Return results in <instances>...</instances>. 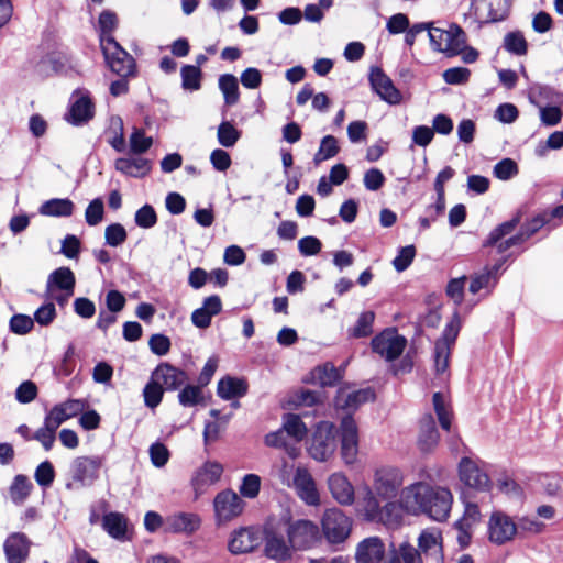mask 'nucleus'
Returning <instances> with one entry per match:
<instances>
[{
	"mask_svg": "<svg viewBox=\"0 0 563 563\" xmlns=\"http://www.w3.org/2000/svg\"><path fill=\"white\" fill-rule=\"evenodd\" d=\"M386 553L385 544L378 537H369L356 547L355 560L357 563H383Z\"/></svg>",
	"mask_w": 563,
	"mask_h": 563,
	"instance_id": "nucleus-23",
	"label": "nucleus"
},
{
	"mask_svg": "<svg viewBox=\"0 0 563 563\" xmlns=\"http://www.w3.org/2000/svg\"><path fill=\"white\" fill-rule=\"evenodd\" d=\"M328 488L333 499L341 506H351L355 500L354 486L342 472L329 476Z\"/></svg>",
	"mask_w": 563,
	"mask_h": 563,
	"instance_id": "nucleus-22",
	"label": "nucleus"
},
{
	"mask_svg": "<svg viewBox=\"0 0 563 563\" xmlns=\"http://www.w3.org/2000/svg\"><path fill=\"white\" fill-rule=\"evenodd\" d=\"M518 534L517 521L500 509H494L486 523L487 540L494 545H505Z\"/></svg>",
	"mask_w": 563,
	"mask_h": 563,
	"instance_id": "nucleus-6",
	"label": "nucleus"
},
{
	"mask_svg": "<svg viewBox=\"0 0 563 563\" xmlns=\"http://www.w3.org/2000/svg\"><path fill=\"white\" fill-rule=\"evenodd\" d=\"M86 408V401L80 399H68L55 405L45 416L57 429L68 419L76 417Z\"/></svg>",
	"mask_w": 563,
	"mask_h": 563,
	"instance_id": "nucleus-26",
	"label": "nucleus"
},
{
	"mask_svg": "<svg viewBox=\"0 0 563 563\" xmlns=\"http://www.w3.org/2000/svg\"><path fill=\"white\" fill-rule=\"evenodd\" d=\"M369 82L373 90L384 101L389 104L400 103V91L394 86L393 80L380 68H372L369 74Z\"/></svg>",
	"mask_w": 563,
	"mask_h": 563,
	"instance_id": "nucleus-21",
	"label": "nucleus"
},
{
	"mask_svg": "<svg viewBox=\"0 0 563 563\" xmlns=\"http://www.w3.org/2000/svg\"><path fill=\"white\" fill-rule=\"evenodd\" d=\"M433 408L442 429L449 431L451 428V409L441 393H435L432 397Z\"/></svg>",
	"mask_w": 563,
	"mask_h": 563,
	"instance_id": "nucleus-47",
	"label": "nucleus"
},
{
	"mask_svg": "<svg viewBox=\"0 0 563 563\" xmlns=\"http://www.w3.org/2000/svg\"><path fill=\"white\" fill-rule=\"evenodd\" d=\"M153 378L159 383L165 390H176L188 379L187 374L168 363L159 364L153 372Z\"/></svg>",
	"mask_w": 563,
	"mask_h": 563,
	"instance_id": "nucleus-25",
	"label": "nucleus"
},
{
	"mask_svg": "<svg viewBox=\"0 0 563 563\" xmlns=\"http://www.w3.org/2000/svg\"><path fill=\"white\" fill-rule=\"evenodd\" d=\"M102 53L109 68L120 77L135 74L134 58L114 40L113 36L102 38Z\"/></svg>",
	"mask_w": 563,
	"mask_h": 563,
	"instance_id": "nucleus-7",
	"label": "nucleus"
},
{
	"mask_svg": "<svg viewBox=\"0 0 563 563\" xmlns=\"http://www.w3.org/2000/svg\"><path fill=\"white\" fill-rule=\"evenodd\" d=\"M262 543V534L255 528H240L231 533L228 549L232 554H242L255 550Z\"/></svg>",
	"mask_w": 563,
	"mask_h": 563,
	"instance_id": "nucleus-20",
	"label": "nucleus"
},
{
	"mask_svg": "<svg viewBox=\"0 0 563 563\" xmlns=\"http://www.w3.org/2000/svg\"><path fill=\"white\" fill-rule=\"evenodd\" d=\"M32 488L33 485L25 475H16L9 489L11 500L16 505L23 504Z\"/></svg>",
	"mask_w": 563,
	"mask_h": 563,
	"instance_id": "nucleus-43",
	"label": "nucleus"
},
{
	"mask_svg": "<svg viewBox=\"0 0 563 563\" xmlns=\"http://www.w3.org/2000/svg\"><path fill=\"white\" fill-rule=\"evenodd\" d=\"M118 172L130 177H144L151 170V162L143 157L118 158L114 162Z\"/></svg>",
	"mask_w": 563,
	"mask_h": 563,
	"instance_id": "nucleus-33",
	"label": "nucleus"
},
{
	"mask_svg": "<svg viewBox=\"0 0 563 563\" xmlns=\"http://www.w3.org/2000/svg\"><path fill=\"white\" fill-rule=\"evenodd\" d=\"M288 541L295 550H306L320 538L318 526L306 519L291 522L287 529Z\"/></svg>",
	"mask_w": 563,
	"mask_h": 563,
	"instance_id": "nucleus-12",
	"label": "nucleus"
},
{
	"mask_svg": "<svg viewBox=\"0 0 563 563\" xmlns=\"http://www.w3.org/2000/svg\"><path fill=\"white\" fill-rule=\"evenodd\" d=\"M440 536L432 531H422L418 539L419 549L426 554L432 551L434 554L440 553Z\"/></svg>",
	"mask_w": 563,
	"mask_h": 563,
	"instance_id": "nucleus-64",
	"label": "nucleus"
},
{
	"mask_svg": "<svg viewBox=\"0 0 563 563\" xmlns=\"http://www.w3.org/2000/svg\"><path fill=\"white\" fill-rule=\"evenodd\" d=\"M313 379L321 386H332L340 379V374L334 365L324 364L312 372Z\"/></svg>",
	"mask_w": 563,
	"mask_h": 563,
	"instance_id": "nucleus-50",
	"label": "nucleus"
},
{
	"mask_svg": "<svg viewBox=\"0 0 563 563\" xmlns=\"http://www.w3.org/2000/svg\"><path fill=\"white\" fill-rule=\"evenodd\" d=\"M75 285V274L69 267L63 266L48 275L46 292H52V290H68V295H74Z\"/></svg>",
	"mask_w": 563,
	"mask_h": 563,
	"instance_id": "nucleus-29",
	"label": "nucleus"
},
{
	"mask_svg": "<svg viewBox=\"0 0 563 563\" xmlns=\"http://www.w3.org/2000/svg\"><path fill=\"white\" fill-rule=\"evenodd\" d=\"M104 214V206L103 201L100 198L93 199L85 211V219L88 225L95 227L98 225Z\"/></svg>",
	"mask_w": 563,
	"mask_h": 563,
	"instance_id": "nucleus-62",
	"label": "nucleus"
},
{
	"mask_svg": "<svg viewBox=\"0 0 563 563\" xmlns=\"http://www.w3.org/2000/svg\"><path fill=\"white\" fill-rule=\"evenodd\" d=\"M422 563L419 551L410 543L402 542L399 548L390 544L383 563Z\"/></svg>",
	"mask_w": 563,
	"mask_h": 563,
	"instance_id": "nucleus-32",
	"label": "nucleus"
},
{
	"mask_svg": "<svg viewBox=\"0 0 563 563\" xmlns=\"http://www.w3.org/2000/svg\"><path fill=\"white\" fill-rule=\"evenodd\" d=\"M135 224L142 229H151L157 223V214L151 205H144L134 214Z\"/></svg>",
	"mask_w": 563,
	"mask_h": 563,
	"instance_id": "nucleus-57",
	"label": "nucleus"
},
{
	"mask_svg": "<svg viewBox=\"0 0 563 563\" xmlns=\"http://www.w3.org/2000/svg\"><path fill=\"white\" fill-rule=\"evenodd\" d=\"M56 430L57 428L45 418L43 427L35 431L32 439L38 441L45 451H49L56 439Z\"/></svg>",
	"mask_w": 563,
	"mask_h": 563,
	"instance_id": "nucleus-53",
	"label": "nucleus"
},
{
	"mask_svg": "<svg viewBox=\"0 0 563 563\" xmlns=\"http://www.w3.org/2000/svg\"><path fill=\"white\" fill-rule=\"evenodd\" d=\"M34 478L42 487H49L55 479V471L51 462L44 461L35 470Z\"/></svg>",
	"mask_w": 563,
	"mask_h": 563,
	"instance_id": "nucleus-63",
	"label": "nucleus"
},
{
	"mask_svg": "<svg viewBox=\"0 0 563 563\" xmlns=\"http://www.w3.org/2000/svg\"><path fill=\"white\" fill-rule=\"evenodd\" d=\"M501 265L503 262L497 263L490 267H485L483 272L474 275L470 284V291L475 295L481 290H486L489 294L498 282Z\"/></svg>",
	"mask_w": 563,
	"mask_h": 563,
	"instance_id": "nucleus-30",
	"label": "nucleus"
},
{
	"mask_svg": "<svg viewBox=\"0 0 563 563\" xmlns=\"http://www.w3.org/2000/svg\"><path fill=\"white\" fill-rule=\"evenodd\" d=\"M218 86L223 95L225 106H234L240 100L238 78L232 74H223L218 79Z\"/></svg>",
	"mask_w": 563,
	"mask_h": 563,
	"instance_id": "nucleus-40",
	"label": "nucleus"
},
{
	"mask_svg": "<svg viewBox=\"0 0 563 563\" xmlns=\"http://www.w3.org/2000/svg\"><path fill=\"white\" fill-rule=\"evenodd\" d=\"M374 397V391L371 388L358 389L349 394L344 390H340L336 398V406L347 410L356 409L362 404L373 400Z\"/></svg>",
	"mask_w": 563,
	"mask_h": 563,
	"instance_id": "nucleus-38",
	"label": "nucleus"
},
{
	"mask_svg": "<svg viewBox=\"0 0 563 563\" xmlns=\"http://www.w3.org/2000/svg\"><path fill=\"white\" fill-rule=\"evenodd\" d=\"M336 450L335 426L329 421L318 423L308 448L309 455L318 461H328Z\"/></svg>",
	"mask_w": 563,
	"mask_h": 563,
	"instance_id": "nucleus-8",
	"label": "nucleus"
},
{
	"mask_svg": "<svg viewBox=\"0 0 563 563\" xmlns=\"http://www.w3.org/2000/svg\"><path fill=\"white\" fill-rule=\"evenodd\" d=\"M30 551V541L24 533L10 534L4 542V552L9 563H23Z\"/></svg>",
	"mask_w": 563,
	"mask_h": 563,
	"instance_id": "nucleus-28",
	"label": "nucleus"
},
{
	"mask_svg": "<svg viewBox=\"0 0 563 563\" xmlns=\"http://www.w3.org/2000/svg\"><path fill=\"white\" fill-rule=\"evenodd\" d=\"M439 432L431 415L421 420L418 445L422 452H431L439 443Z\"/></svg>",
	"mask_w": 563,
	"mask_h": 563,
	"instance_id": "nucleus-35",
	"label": "nucleus"
},
{
	"mask_svg": "<svg viewBox=\"0 0 563 563\" xmlns=\"http://www.w3.org/2000/svg\"><path fill=\"white\" fill-rule=\"evenodd\" d=\"M95 115V104L87 90L78 89L73 92L69 110L65 114L67 122L81 125L90 121Z\"/></svg>",
	"mask_w": 563,
	"mask_h": 563,
	"instance_id": "nucleus-13",
	"label": "nucleus"
},
{
	"mask_svg": "<svg viewBox=\"0 0 563 563\" xmlns=\"http://www.w3.org/2000/svg\"><path fill=\"white\" fill-rule=\"evenodd\" d=\"M518 222V219H512L498 225L490 232L485 245L497 246L499 251V244L506 241L503 238L510 234L516 229Z\"/></svg>",
	"mask_w": 563,
	"mask_h": 563,
	"instance_id": "nucleus-54",
	"label": "nucleus"
},
{
	"mask_svg": "<svg viewBox=\"0 0 563 563\" xmlns=\"http://www.w3.org/2000/svg\"><path fill=\"white\" fill-rule=\"evenodd\" d=\"M430 485L423 482H416L400 490L399 499L405 512L413 516L423 514Z\"/></svg>",
	"mask_w": 563,
	"mask_h": 563,
	"instance_id": "nucleus-16",
	"label": "nucleus"
},
{
	"mask_svg": "<svg viewBox=\"0 0 563 563\" xmlns=\"http://www.w3.org/2000/svg\"><path fill=\"white\" fill-rule=\"evenodd\" d=\"M214 514L219 523L228 522L243 511V500L230 489L220 492L213 500Z\"/></svg>",
	"mask_w": 563,
	"mask_h": 563,
	"instance_id": "nucleus-18",
	"label": "nucleus"
},
{
	"mask_svg": "<svg viewBox=\"0 0 563 563\" xmlns=\"http://www.w3.org/2000/svg\"><path fill=\"white\" fill-rule=\"evenodd\" d=\"M241 136L240 131L228 121L219 124L217 131V139L220 145L224 147H233Z\"/></svg>",
	"mask_w": 563,
	"mask_h": 563,
	"instance_id": "nucleus-48",
	"label": "nucleus"
},
{
	"mask_svg": "<svg viewBox=\"0 0 563 563\" xmlns=\"http://www.w3.org/2000/svg\"><path fill=\"white\" fill-rule=\"evenodd\" d=\"M223 473V467L220 463L214 461H208L203 463L192 475L191 486L195 492V498L197 499L207 489L214 485Z\"/></svg>",
	"mask_w": 563,
	"mask_h": 563,
	"instance_id": "nucleus-19",
	"label": "nucleus"
},
{
	"mask_svg": "<svg viewBox=\"0 0 563 563\" xmlns=\"http://www.w3.org/2000/svg\"><path fill=\"white\" fill-rule=\"evenodd\" d=\"M265 554L271 559L284 560L290 555V550L282 537L269 534L265 543Z\"/></svg>",
	"mask_w": 563,
	"mask_h": 563,
	"instance_id": "nucleus-45",
	"label": "nucleus"
},
{
	"mask_svg": "<svg viewBox=\"0 0 563 563\" xmlns=\"http://www.w3.org/2000/svg\"><path fill=\"white\" fill-rule=\"evenodd\" d=\"M352 518L339 508H329L322 515V534L332 545L345 542L352 532Z\"/></svg>",
	"mask_w": 563,
	"mask_h": 563,
	"instance_id": "nucleus-5",
	"label": "nucleus"
},
{
	"mask_svg": "<svg viewBox=\"0 0 563 563\" xmlns=\"http://www.w3.org/2000/svg\"><path fill=\"white\" fill-rule=\"evenodd\" d=\"M75 205L68 198H53L43 202L38 209L42 216L46 217H70Z\"/></svg>",
	"mask_w": 563,
	"mask_h": 563,
	"instance_id": "nucleus-39",
	"label": "nucleus"
},
{
	"mask_svg": "<svg viewBox=\"0 0 563 563\" xmlns=\"http://www.w3.org/2000/svg\"><path fill=\"white\" fill-rule=\"evenodd\" d=\"M461 328V320L457 312H454L452 319L446 324L442 336L437 340L434 346V368L437 374H443L449 368L451 349L455 343Z\"/></svg>",
	"mask_w": 563,
	"mask_h": 563,
	"instance_id": "nucleus-9",
	"label": "nucleus"
},
{
	"mask_svg": "<svg viewBox=\"0 0 563 563\" xmlns=\"http://www.w3.org/2000/svg\"><path fill=\"white\" fill-rule=\"evenodd\" d=\"M153 144V140L146 136L141 129H134L130 136V148L134 154L145 153Z\"/></svg>",
	"mask_w": 563,
	"mask_h": 563,
	"instance_id": "nucleus-60",
	"label": "nucleus"
},
{
	"mask_svg": "<svg viewBox=\"0 0 563 563\" xmlns=\"http://www.w3.org/2000/svg\"><path fill=\"white\" fill-rule=\"evenodd\" d=\"M341 456L346 465L355 463L358 454V430L354 419L346 416L341 420Z\"/></svg>",
	"mask_w": 563,
	"mask_h": 563,
	"instance_id": "nucleus-17",
	"label": "nucleus"
},
{
	"mask_svg": "<svg viewBox=\"0 0 563 563\" xmlns=\"http://www.w3.org/2000/svg\"><path fill=\"white\" fill-rule=\"evenodd\" d=\"M404 484V474L398 467L382 466L373 476L372 488L382 500L395 498Z\"/></svg>",
	"mask_w": 563,
	"mask_h": 563,
	"instance_id": "nucleus-10",
	"label": "nucleus"
},
{
	"mask_svg": "<svg viewBox=\"0 0 563 563\" xmlns=\"http://www.w3.org/2000/svg\"><path fill=\"white\" fill-rule=\"evenodd\" d=\"M380 500V497L372 487H364L362 497L358 500V507L365 520L371 522L376 520L382 508Z\"/></svg>",
	"mask_w": 563,
	"mask_h": 563,
	"instance_id": "nucleus-34",
	"label": "nucleus"
},
{
	"mask_svg": "<svg viewBox=\"0 0 563 563\" xmlns=\"http://www.w3.org/2000/svg\"><path fill=\"white\" fill-rule=\"evenodd\" d=\"M375 313L365 311L358 317L356 324L351 329V335L354 338H365L373 332V322Z\"/></svg>",
	"mask_w": 563,
	"mask_h": 563,
	"instance_id": "nucleus-56",
	"label": "nucleus"
},
{
	"mask_svg": "<svg viewBox=\"0 0 563 563\" xmlns=\"http://www.w3.org/2000/svg\"><path fill=\"white\" fill-rule=\"evenodd\" d=\"M514 0H472L470 15L478 27L506 21L512 11Z\"/></svg>",
	"mask_w": 563,
	"mask_h": 563,
	"instance_id": "nucleus-2",
	"label": "nucleus"
},
{
	"mask_svg": "<svg viewBox=\"0 0 563 563\" xmlns=\"http://www.w3.org/2000/svg\"><path fill=\"white\" fill-rule=\"evenodd\" d=\"M423 514L437 521H443L451 511L453 496L448 488L430 486Z\"/></svg>",
	"mask_w": 563,
	"mask_h": 563,
	"instance_id": "nucleus-14",
	"label": "nucleus"
},
{
	"mask_svg": "<svg viewBox=\"0 0 563 563\" xmlns=\"http://www.w3.org/2000/svg\"><path fill=\"white\" fill-rule=\"evenodd\" d=\"M504 48L518 56H522L527 54L528 44L520 31L509 32L504 37Z\"/></svg>",
	"mask_w": 563,
	"mask_h": 563,
	"instance_id": "nucleus-46",
	"label": "nucleus"
},
{
	"mask_svg": "<svg viewBox=\"0 0 563 563\" xmlns=\"http://www.w3.org/2000/svg\"><path fill=\"white\" fill-rule=\"evenodd\" d=\"M164 388L159 383H156V379L151 375L150 382L145 385L143 389L144 402L148 408H156L164 395Z\"/></svg>",
	"mask_w": 563,
	"mask_h": 563,
	"instance_id": "nucleus-51",
	"label": "nucleus"
},
{
	"mask_svg": "<svg viewBox=\"0 0 563 563\" xmlns=\"http://www.w3.org/2000/svg\"><path fill=\"white\" fill-rule=\"evenodd\" d=\"M98 24L100 30V45L102 46V38L106 36H112V32L117 29V14L109 10L101 12Z\"/></svg>",
	"mask_w": 563,
	"mask_h": 563,
	"instance_id": "nucleus-61",
	"label": "nucleus"
},
{
	"mask_svg": "<svg viewBox=\"0 0 563 563\" xmlns=\"http://www.w3.org/2000/svg\"><path fill=\"white\" fill-rule=\"evenodd\" d=\"M201 520L192 512H176L165 518L164 530L172 533L191 534L200 527Z\"/></svg>",
	"mask_w": 563,
	"mask_h": 563,
	"instance_id": "nucleus-24",
	"label": "nucleus"
},
{
	"mask_svg": "<svg viewBox=\"0 0 563 563\" xmlns=\"http://www.w3.org/2000/svg\"><path fill=\"white\" fill-rule=\"evenodd\" d=\"M126 238V230L121 223L109 224L104 230L106 243L112 247L123 244Z\"/></svg>",
	"mask_w": 563,
	"mask_h": 563,
	"instance_id": "nucleus-59",
	"label": "nucleus"
},
{
	"mask_svg": "<svg viewBox=\"0 0 563 563\" xmlns=\"http://www.w3.org/2000/svg\"><path fill=\"white\" fill-rule=\"evenodd\" d=\"M202 390L200 386L187 385L178 394L179 404L184 407H192L202 401Z\"/></svg>",
	"mask_w": 563,
	"mask_h": 563,
	"instance_id": "nucleus-58",
	"label": "nucleus"
},
{
	"mask_svg": "<svg viewBox=\"0 0 563 563\" xmlns=\"http://www.w3.org/2000/svg\"><path fill=\"white\" fill-rule=\"evenodd\" d=\"M407 345V340L396 330L387 329L372 340V349L386 361L398 358Z\"/></svg>",
	"mask_w": 563,
	"mask_h": 563,
	"instance_id": "nucleus-11",
	"label": "nucleus"
},
{
	"mask_svg": "<svg viewBox=\"0 0 563 563\" xmlns=\"http://www.w3.org/2000/svg\"><path fill=\"white\" fill-rule=\"evenodd\" d=\"M405 508L400 499L398 501H388L380 508L374 522L383 523L388 528H397L402 523Z\"/></svg>",
	"mask_w": 563,
	"mask_h": 563,
	"instance_id": "nucleus-37",
	"label": "nucleus"
},
{
	"mask_svg": "<svg viewBox=\"0 0 563 563\" xmlns=\"http://www.w3.org/2000/svg\"><path fill=\"white\" fill-rule=\"evenodd\" d=\"M217 393L225 400L241 398L247 393V384L242 378L228 376L219 380Z\"/></svg>",
	"mask_w": 563,
	"mask_h": 563,
	"instance_id": "nucleus-36",
	"label": "nucleus"
},
{
	"mask_svg": "<svg viewBox=\"0 0 563 563\" xmlns=\"http://www.w3.org/2000/svg\"><path fill=\"white\" fill-rule=\"evenodd\" d=\"M429 38L434 51L456 56L462 53L466 45V34L464 30L452 23L448 30L429 26Z\"/></svg>",
	"mask_w": 563,
	"mask_h": 563,
	"instance_id": "nucleus-4",
	"label": "nucleus"
},
{
	"mask_svg": "<svg viewBox=\"0 0 563 563\" xmlns=\"http://www.w3.org/2000/svg\"><path fill=\"white\" fill-rule=\"evenodd\" d=\"M103 463L104 457L99 455L75 457L69 464L66 488L80 489L91 486L99 478Z\"/></svg>",
	"mask_w": 563,
	"mask_h": 563,
	"instance_id": "nucleus-1",
	"label": "nucleus"
},
{
	"mask_svg": "<svg viewBox=\"0 0 563 563\" xmlns=\"http://www.w3.org/2000/svg\"><path fill=\"white\" fill-rule=\"evenodd\" d=\"M461 482L477 492H490L493 483L489 476L473 460L463 457L459 464Z\"/></svg>",
	"mask_w": 563,
	"mask_h": 563,
	"instance_id": "nucleus-15",
	"label": "nucleus"
},
{
	"mask_svg": "<svg viewBox=\"0 0 563 563\" xmlns=\"http://www.w3.org/2000/svg\"><path fill=\"white\" fill-rule=\"evenodd\" d=\"M102 526L113 538L121 539L126 533V519L122 514L110 512L103 516Z\"/></svg>",
	"mask_w": 563,
	"mask_h": 563,
	"instance_id": "nucleus-42",
	"label": "nucleus"
},
{
	"mask_svg": "<svg viewBox=\"0 0 563 563\" xmlns=\"http://www.w3.org/2000/svg\"><path fill=\"white\" fill-rule=\"evenodd\" d=\"M287 463H284L280 477L283 483H286L289 487H292L297 493L298 497L308 506L317 507L320 505V494L318 492L316 482L305 466H298L295 471L292 481L290 482V472Z\"/></svg>",
	"mask_w": 563,
	"mask_h": 563,
	"instance_id": "nucleus-3",
	"label": "nucleus"
},
{
	"mask_svg": "<svg viewBox=\"0 0 563 563\" xmlns=\"http://www.w3.org/2000/svg\"><path fill=\"white\" fill-rule=\"evenodd\" d=\"M340 151L338 140L333 135L324 136L321 142L318 152L314 154L313 162L319 164L323 161L334 157Z\"/></svg>",
	"mask_w": 563,
	"mask_h": 563,
	"instance_id": "nucleus-49",
	"label": "nucleus"
},
{
	"mask_svg": "<svg viewBox=\"0 0 563 563\" xmlns=\"http://www.w3.org/2000/svg\"><path fill=\"white\" fill-rule=\"evenodd\" d=\"M482 519V512L478 503L471 500L467 496H464V514L459 520L461 525H466V528H472L478 523Z\"/></svg>",
	"mask_w": 563,
	"mask_h": 563,
	"instance_id": "nucleus-55",
	"label": "nucleus"
},
{
	"mask_svg": "<svg viewBox=\"0 0 563 563\" xmlns=\"http://www.w3.org/2000/svg\"><path fill=\"white\" fill-rule=\"evenodd\" d=\"M551 218L549 217L548 211H544L543 213L539 214L538 217L533 218L530 224L522 230L519 234L510 236L505 242L499 244V253L505 252L506 250L510 249L514 245H518L526 240H528L531 235H533L538 230H540L543 225L550 223Z\"/></svg>",
	"mask_w": 563,
	"mask_h": 563,
	"instance_id": "nucleus-31",
	"label": "nucleus"
},
{
	"mask_svg": "<svg viewBox=\"0 0 563 563\" xmlns=\"http://www.w3.org/2000/svg\"><path fill=\"white\" fill-rule=\"evenodd\" d=\"M222 310V302L219 296L212 295L207 297L202 306L191 313V322L199 329H207L211 324L214 316L219 314Z\"/></svg>",
	"mask_w": 563,
	"mask_h": 563,
	"instance_id": "nucleus-27",
	"label": "nucleus"
},
{
	"mask_svg": "<svg viewBox=\"0 0 563 563\" xmlns=\"http://www.w3.org/2000/svg\"><path fill=\"white\" fill-rule=\"evenodd\" d=\"M284 429L269 432L265 435L264 442L267 446L284 449L290 459H296L300 454V448L296 444L288 443Z\"/></svg>",
	"mask_w": 563,
	"mask_h": 563,
	"instance_id": "nucleus-41",
	"label": "nucleus"
},
{
	"mask_svg": "<svg viewBox=\"0 0 563 563\" xmlns=\"http://www.w3.org/2000/svg\"><path fill=\"white\" fill-rule=\"evenodd\" d=\"M181 85L186 90H198L201 86V70L198 66L185 65L180 71Z\"/></svg>",
	"mask_w": 563,
	"mask_h": 563,
	"instance_id": "nucleus-52",
	"label": "nucleus"
},
{
	"mask_svg": "<svg viewBox=\"0 0 563 563\" xmlns=\"http://www.w3.org/2000/svg\"><path fill=\"white\" fill-rule=\"evenodd\" d=\"M284 431L296 442H300L308 432L306 424L302 422L298 415L287 413L284 416L283 427Z\"/></svg>",
	"mask_w": 563,
	"mask_h": 563,
	"instance_id": "nucleus-44",
	"label": "nucleus"
}]
</instances>
